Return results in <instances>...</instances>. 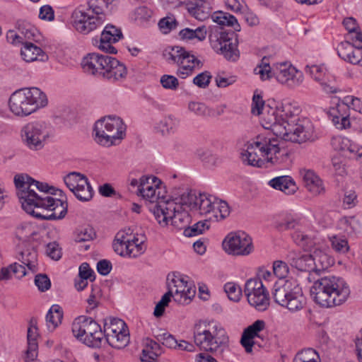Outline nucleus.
Masks as SVG:
<instances>
[{"instance_id":"f257e3e1","label":"nucleus","mask_w":362,"mask_h":362,"mask_svg":"<svg viewBox=\"0 0 362 362\" xmlns=\"http://www.w3.org/2000/svg\"><path fill=\"white\" fill-rule=\"evenodd\" d=\"M252 112L262 115L261 123L266 129L285 141L301 144L310 139L313 126L309 119L300 118V109L290 103L276 108L265 106L262 97L255 94L252 98Z\"/></svg>"},{"instance_id":"f03ea898","label":"nucleus","mask_w":362,"mask_h":362,"mask_svg":"<svg viewBox=\"0 0 362 362\" xmlns=\"http://www.w3.org/2000/svg\"><path fill=\"white\" fill-rule=\"evenodd\" d=\"M274 274L279 278L272 289V297L277 304L291 312L301 310L305 304V298L301 288L295 280H284L288 273V267L283 261H275L273 264Z\"/></svg>"},{"instance_id":"7ed1b4c3","label":"nucleus","mask_w":362,"mask_h":362,"mask_svg":"<svg viewBox=\"0 0 362 362\" xmlns=\"http://www.w3.org/2000/svg\"><path fill=\"white\" fill-rule=\"evenodd\" d=\"M278 137L258 135L246 144L247 148L241 153L243 162L258 168L262 167L265 162L272 165L281 163L283 156H287V153L280 148Z\"/></svg>"},{"instance_id":"20e7f679","label":"nucleus","mask_w":362,"mask_h":362,"mask_svg":"<svg viewBox=\"0 0 362 362\" xmlns=\"http://www.w3.org/2000/svg\"><path fill=\"white\" fill-rule=\"evenodd\" d=\"M310 291L314 301L324 308L340 305L350 295V288L346 282L342 278L334 276L317 279Z\"/></svg>"},{"instance_id":"39448f33","label":"nucleus","mask_w":362,"mask_h":362,"mask_svg":"<svg viewBox=\"0 0 362 362\" xmlns=\"http://www.w3.org/2000/svg\"><path fill=\"white\" fill-rule=\"evenodd\" d=\"M81 66L85 72L100 75L111 82L125 78L127 74L123 63L115 57L98 53H90L83 57Z\"/></svg>"},{"instance_id":"423d86ee","label":"nucleus","mask_w":362,"mask_h":362,"mask_svg":"<svg viewBox=\"0 0 362 362\" xmlns=\"http://www.w3.org/2000/svg\"><path fill=\"white\" fill-rule=\"evenodd\" d=\"M46 94L36 87L23 88L14 91L10 96V110L16 116L26 117L47 106Z\"/></svg>"},{"instance_id":"0eeeda50","label":"nucleus","mask_w":362,"mask_h":362,"mask_svg":"<svg viewBox=\"0 0 362 362\" xmlns=\"http://www.w3.org/2000/svg\"><path fill=\"white\" fill-rule=\"evenodd\" d=\"M193 334L195 344L207 352L221 353L228 344L226 330L216 324L199 322L194 325Z\"/></svg>"},{"instance_id":"6e6552de","label":"nucleus","mask_w":362,"mask_h":362,"mask_svg":"<svg viewBox=\"0 0 362 362\" xmlns=\"http://www.w3.org/2000/svg\"><path fill=\"white\" fill-rule=\"evenodd\" d=\"M126 125L115 115H108L98 120L94 126L95 141L104 146L119 144L125 136Z\"/></svg>"},{"instance_id":"1a4fd4ad","label":"nucleus","mask_w":362,"mask_h":362,"mask_svg":"<svg viewBox=\"0 0 362 362\" xmlns=\"http://www.w3.org/2000/svg\"><path fill=\"white\" fill-rule=\"evenodd\" d=\"M163 56L168 64L178 66L176 74L181 78L191 75L196 68L203 66L202 61L182 47H168L163 51Z\"/></svg>"},{"instance_id":"9d476101","label":"nucleus","mask_w":362,"mask_h":362,"mask_svg":"<svg viewBox=\"0 0 362 362\" xmlns=\"http://www.w3.org/2000/svg\"><path fill=\"white\" fill-rule=\"evenodd\" d=\"M154 216L160 226H166L170 221L172 226L177 230H185L191 221L188 212L182 209V206L175 200L161 202L154 211Z\"/></svg>"},{"instance_id":"9b49d317","label":"nucleus","mask_w":362,"mask_h":362,"mask_svg":"<svg viewBox=\"0 0 362 362\" xmlns=\"http://www.w3.org/2000/svg\"><path fill=\"white\" fill-rule=\"evenodd\" d=\"M72 325L74 336L90 347H100L104 334L100 325L91 317L81 316Z\"/></svg>"},{"instance_id":"f8f14e48","label":"nucleus","mask_w":362,"mask_h":362,"mask_svg":"<svg viewBox=\"0 0 362 362\" xmlns=\"http://www.w3.org/2000/svg\"><path fill=\"white\" fill-rule=\"evenodd\" d=\"M49 136V128L45 122H29L21 129L22 141L31 151L42 149Z\"/></svg>"},{"instance_id":"ddd939ff","label":"nucleus","mask_w":362,"mask_h":362,"mask_svg":"<svg viewBox=\"0 0 362 362\" xmlns=\"http://www.w3.org/2000/svg\"><path fill=\"white\" fill-rule=\"evenodd\" d=\"M136 194L150 203H156L155 206L151 209L153 214L156 208L161 202L171 201L166 199V191L161 186L160 180L156 177L142 176Z\"/></svg>"},{"instance_id":"4468645a","label":"nucleus","mask_w":362,"mask_h":362,"mask_svg":"<svg viewBox=\"0 0 362 362\" xmlns=\"http://www.w3.org/2000/svg\"><path fill=\"white\" fill-rule=\"evenodd\" d=\"M223 250L230 255H247L253 250L251 238L244 232L229 233L222 243Z\"/></svg>"},{"instance_id":"2eb2a0df","label":"nucleus","mask_w":362,"mask_h":362,"mask_svg":"<svg viewBox=\"0 0 362 362\" xmlns=\"http://www.w3.org/2000/svg\"><path fill=\"white\" fill-rule=\"evenodd\" d=\"M64 181L78 200L88 202L93 197V190L86 175L71 172L64 176Z\"/></svg>"},{"instance_id":"dca6fc26","label":"nucleus","mask_w":362,"mask_h":362,"mask_svg":"<svg viewBox=\"0 0 362 362\" xmlns=\"http://www.w3.org/2000/svg\"><path fill=\"white\" fill-rule=\"evenodd\" d=\"M211 45L213 49L228 61L235 62L239 59L240 52L238 49L237 40L233 42L226 32H221L219 35H209Z\"/></svg>"},{"instance_id":"f3484780","label":"nucleus","mask_w":362,"mask_h":362,"mask_svg":"<svg viewBox=\"0 0 362 362\" xmlns=\"http://www.w3.org/2000/svg\"><path fill=\"white\" fill-rule=\"evenodd\" d=\"M273 75L279 83L290 88L299 86L303 81V73L286 62L274 64Z\"/></svg>"},{"instance_id":"a211bd4d","label":"nucleus","mask_w":362,"mask_h":362,"mask_svg":"<svg viewBox=\"0 0 362 362\" xmlns=\"http://www.w3.org/2000/svg\"><path fill=\"white\" fill-rule=\"evenodd\" d=\"M72 24L75 29L82 33L88 34L104 22L103 16L90 15L80 8L74 11L71 15Z\"/></svg>"},{"instance_id":"6ab92c4d","label":"nucleus","mask_w":362,"mask_h":362,"mask_svg":"<svg viewBox=\"0 0 362 362\" xmlns=\"http://www.w3.org/2000/svg\"><path fill=\"white\" fill-rule=\"evenodd\" d=\"M16 194L21 206L40 197L33 187V178L27 174H18L14 177Z\"/></svg>"},{"instance_id":"aec40b11","label":"nucleus","mask_w":362,"mask_h":362,"mask_svg":"<svg viewBox=\"0 0 362 362\" xmlns=\"http://www.w3.org/2000/svg\"><path fill=\"white\" fill-rule=\"evenodd\" d=\"M16 194L21 206L40 197L33 187V178L27 174H18L14 177Z\"/></svg>"},{"instance_id":"412c9836","label":"nucleus","mask_w":362,"mask_h":362,"mask_svg":"<svg viewBox=\"0 0 362 362\" xmlns=\"http://www.w3.org/2000/svg\"><path fill=\"white\" fill-rule=\"evenodd\" d=\"M168 284H171L174 293V300L179 303H187L196 293L195 286L189 284L184 278L174 276L171 279L168 276Z\"/></svg>"},{"instance_id":"4be33fe9","label":"nucleus","mask_w":362,"mask_h":362,"mask_svg":"<svg viewBox=\"0 0 362 362\" xmlns=\"http://www.w3.org/2000/svg\"><path fill=\"white\" fill-rule=\"evenodd\" d=\"M123 37L121 29L116 26L108 24L101 33L99 41L96 40V45L98 48L109 54H116L117 49L112 44L118 42Z\"/></svg>"},{"instance_id":"5701e85b","label":"nucleus","mask_w":362,"mask_h":362,"mask_svg":"<svg viewBox=\"0 0 362 362\" xmlns=\"http://www.w3.org/2000/svg\"><path fill=\"white\" fill-rule=\"evenodd\" d=\"M350 106L345 102V98L339 100L335 107H331L329 114L337 129H343L350 126Z\"/></svg>"},{"instance_id":"b1692460","label":"nucleus","mask_w":362,"mask_h":362,"mask_svg":"<svg viewBox=\"0 0 362 362\" xmlns=\"http://www.w3.org/2000/svg\"><path fill=\"white\" fill-rule=\"evenodd\" d=\"M60 198H54L50 195H47V209H49L50 214L45 216L48 221H55L63 219L67 214L68 203L64 193L59 195Z\"/></svg>"},{"instance_id":"393cba45","label":"nucleus","mask_w":362,"mask_h":362,"mask_svg":"<svg viewBox=\"0 0 362 362\" xmlns=\"http://www.w3.org/2000/svg\"><path fill=\"white\" fill-rule=\"evenodd\" d=\"M286 259L291 267L299 271L310 272L314 269L315 262L310 254L292 250L288 252Z\"/></svg>"},{"instance_id":"a878e982","label":"nucleus","mask_w":362,"mask_h":362,"mask_svg":"<svg viewBox=\"0 0 362 362\" xmlns=\"http://www.w3.org/2000/svg\"><path fill=\"white\" fill-rule=\"evenodd\" d=\"M47 196H40L27 203L25 206H22L23 209L28 214L35 217L40 220H47L45 216L50 214L49 211L47 209Z\"/></svg>"},{"instance_id":"bb28decb","label":"nucleus","mask_w":362,"mask_h":362,"mask_svg":"<svg viewBox=\"0 0 362 362\" xmlns=\"http://www.w3.org/2000/svg\"><path fill=\"white\" fill-rule=\"evenodd\" d=\"M35 324L36 320L32 318L30 322V327L28 329V349L25 352V362L33 361L37 357L38 344L37 339L38 334Z\"/></svg>"},{"instance_id":"cd10ccee","label":"nucleus","mask_w":362,"mask_h":362,"mask_svg":"<svg viewBox=\"0 0 362 362\" xmlns=\"http://www.w3.org/2000/svg\"><path fill=\"white\" fill-rule=\"evenodd\" d=\"M146 237L144 233H136L132 238H128L127 257L130 258H136L144 254L146 250Z\"/></svg>"},{"instance_id":"c85d7f7f","label":"nucleus","mask_w":362,"mask_h":362,"mask_svg":"<svg viewBox=\"0 0 362 362\" xmlns=\"http://www.w3.org/2000/svg\"><path fill=\"white\" fill-rule=\"evenodd\" d=\"M188 12L199 21L207 19L211 13V4L205 0H194L187 4Z\"/></svg>"},{"instance_id":"c756f323","label":"nucleus","mask_w":362,"mask_h":362,"mask_svg":"<svg viewBox=\"0 0 362 362\" xmlns=\"http://www.w3.org/2000/svg\"><path fill=\"white\" fill-rule=\"evenodd\" d=\"M300 176L308 191L315 195L319 194L323 190L321 180L310 170H301Z\"/></svg>"},{"instance_id":"7c9ffc66","label":"nucleus","mask_w":362,"mask_h":362,"mask_svg":"<svg viewBox=\"0 0 362 362\" xmlns=\"http://www.w3.org/2000/svg\"><path fill=\"white\" fill-rule=\"evenodd\" d=\"M21 54L26 62H32L36 60L45 62L48 58L40 47L32 42L24 43L21 50Z\"/></svg>"},{"instance_id":"2f4dec72","label":"nucleus","mask_w":362,"mask_h":362,"mask_svg":"<svg viewBox=\"0 0 362 362\" xmlns=\"http://www.w3.org/2000/svg\"><path fill=\"white\" fill-rule=\"evenodd\" d=\"M127 326L125 322L119 318L109 317L105 320L103 334L105 340L114 334H119L123 331L127 330Z\"/></svg>"},{"instance_id":"473e14b6","label":"nucleus","mask_w":362,"mask_h":362,"mask_svg":"<svg viewBox=\"0 0 362 362\" xmlns=\"http://www.w3.org/2000/svg\"><path fill=\"white\" fill-rule=\"evenodd\" d=\"M216 199V197L206 193H199L195 211H198L202 215L215 211Z\"/></svg>"},{"instance_id":"72a5a7b5","label":"nucleus","mask_w":362,"mask_h":362,"mask_svg":"<svg viewBox=\"0 0 362 362\" xmlns=\"http://www.w3.org/2000/svg\"><path fill=\"white\" fill-rule=\"evenodd\" d=\"M269 184L276 189L281 190L286 194H293L296 191L295 182L289 176H280L272 179Z\"/></svg>"},{"instance_id":"f704fd0d","label":"nucleus","mask_w":362,"mask_h":362,"mask_svg":"<svg viewBox=\"0 0 362 362\" xmlns=\"http://www.w3.org/2000/svg\"><path fill=\"white\" fill-rule=\"evenodd\" d=\"M214 22L222 26H231L235 31H240V25L237 18L228 13L221 11H216L211 15Z\"/></svg>"},{"instance_id":"c9c22d12","label":"nucleus","mask_w":362,"mask_h":362,"mask_svg":"<svg viewBox=\"0 0 362 362\" xmlns=\"http://www.w3.org/2000/svg\"><path fill=\"white\" fill-rule=\"evenodd\" d=\"M144 344L145 348L142 350V361H147L146 358L154 361L158 356L161 354V349L160 344L148 338H146Z\"/></svg>"},{"instance_id":"e433bc0d","label":"nucleus","mask_w":362,"mask_h":362,"mask_svg":"<svg viewBox=\"0 0 362 362\" xmlns=\"http://www.w3.org/2000/svg\"><path fill=\"white\" fill-rule=\"evenodd\" d=\"M248 303L258 310H265L269 305V293L262 291L258 293H252L247 296Z\"/></svg>"},{"instance_id":"4c0bfd02","label":"nucleus","mask_w":362,"mask_h":362,"mask_svg":"<svg viewBox=\"0 0 362 362\" xmlns=\"http://www.w3.org/2000/svg\"><path fill=\"white\" fill-rule=\"evenodd\" d=\"M112 2V0H90L88 1V10H91L95 16H103L105 20Z\"/></svg>"},{"instance_id":"58836bf2","label":"nucleus","mask_w":362,"mask_h":362,"mask_svg":"<svg viewBox=\"0 0 362 362\" xmlns=\"http://www.w3.org/2000/svg\"><path fill=\"white\" fill-rule=\"evenodd\" d=\"M153 16V11L147 6H142L136 8L132 18L139 25L146 26L148 24Z\"/></svg>"},{"instance_id":"ea45409f","label":"nucleus","mask_w":362,"mask_h":362,"mask_svg":"<svg viewBox=\"0 0 362 362\" xmlns=\"http://www.w3.org/2000/svg\"><path fill=\"white\" fill-rule=\"evenodd\" d=\"M37 252L32 250H26L20 253L18 259L23 264L25 265L33 272H36L37 270Z\"/></svg>"},{"instance_id":"a19ab883","label":"nucleus","mask_w":362,"mask_h":362,"mask_svg":"<svg viewBox=\"0 0 362 362\" xmlns=\"http://www.w3.org/2000/svg\"><path fill=\"white\" fill-rule=\"evenodd\" d=\"M63 318V311L62 308L59 305H53L46 315V321L48 327H50V325L52 326V329H55L62 322Z\"/></svg>"},{"instance_id":"79ce46f5","label":"nucleus","mask_w":362,"mask_h":362,"mask_svg":"<svg viewBox=\"0 0 362 362\" xmlns=\"http://www.w3.org/2000/svg\"><path fill=\"white\" fill-rule=\"evenodd\" d=\"M197 200L198 194L197 192L193 190H189L183 192L180 195L179 202L177 203L182 206V209H184L183 206H186L192 211H195V209L197 206Z\"/></svg>"},{"instance_id":"37998d69","label":"nucleus","mask_w":362,"mask_h":362,"mask_svg":"<svg viewBox=\"0 0 362 362\" xmlns=\"http://www.w3.org/2000/svg\"><path fill=\"white\" fill-rule=\"evenodd\" d=\"M110 346L115 349H120L126 347L129 343V330L123 331L119 334H114L105 340Z\"/></svg>"},{"instance_id":"c03bdc74","label":"nucleus","mask_w":362,"mask_h":362,"mask_svg":"<svg viewBox=\"0 0 362 362\" xmlns=\"http://www.w3.org/2000/svg\"><path fill=\"white\" fill-rule=\"evenodd\" d=\"M312 255L315 262L313 269L315 272L325 270L330 267L333 262L332 258L321 251H315L314 254Z\"/></svg>"},{"instance_id":"a18cd8bd","label":"nucleus","mask_w":362,"mask_h":362,"mask_svg":"<svg viewBox=\"0 0 362 362\" xmlns=\"http://www.w3.org/2000/svg\"><path fill=\"white\" fill-rule=\"evenodd\" d=\"M320 362L319 354L313 349H305L296 356L293 362Z\"/></svg>"},{"instance_id":"49530a36","label":"nucleus","mask_w":362,"mask_h":362,"mask_svg":"<svg viewBox=\"0 0 362 362\" xmlns=\"http://www.w3.org/2000/svg\"><path fill=\"white\" fill-rule=\"evenodd\" d=\"M210 225L209 221L204 220L198 221L190 227H187L184 230V235L187 237L196 236L202 234L204 231L209 230Z\"/></svg>"},{"instance_id":"de8ad7c7","label":"nucleus","mask_w":362,"mask_h":362,"mask_svg":"<svg viewBox=\"0 0 362 362\" xmlns=\"http://www.w3.org/2000/svg\"><path fill=\"white\" fill-rule=\"evenodd\" d=\"M128 238L124 233H117L115 240L113 242L112 247L114 251L122 257H127V245Z\"/></svg>"},{"instance_id":"09e8293b","label":"nucleus","mask_w":362,"mask_h":362,"mask_svg":"<svg viewBox=\"0 0 362 362\" xmlns=\"http://www.w3.org/2000/svg\"><path fill=\"white\" fill-rule=\"evenodd\" d=\"M298 221L290 215H286L280 220L275 221V228L279 231L293 229L298 225Z\"/></svg>"},{"instance_id":"8fccbe9b","label":"nucleus","mask_w":362,"mask_h":362,"mask_svg":"<svg viewBox=\"0 0 362 362\" xmlns=\"http://www.w3.org/2000/svg\"><path fill=\"white\" fill-rule=\"evenodd\" d=\"M343 25L350 33H354L356 42H362V33L358 31L359 28L355 18L352 17L346 18L343 21Z\"/></svg>"},{"instance_id":"3c124183","label":"nucleus","mask_w":362,"mask_h":362,"mask_svg":"<svg viewBox=\"0 0 362 362\" xmlns=\"http://www.w3.org/2000/svg\"><path fill=\"white\" fill-rule=\"evenodd\" d=\"M95 236L93 228L86 226L76 230L74 240L77 243L87 242L92 240Z\"/></svg>"},{"instance_id":"603ef678","label":"nucleus","mask_w":362,"mask_h":362,"mask_svg":"<svg viewBox=\"0 0 362 362\" xmlns=\"http://www.w3.org/2000/svg\"><path fill=\"white\" fill-rule=\"evenodd\" d=\"M224 291L230 300L238 302L242 296L241 288L233 282H228L224 285Z\"/></svg>"},{"instance_id":"864d4df0","label":"nucleus","mask_w":362,"mask_h":362,"mask_svg":"<svg viewBox=\"0 0 362 362\" xmlns=\"http://www.w3.org/2000/svg\"><path fill=\"white\" fill-rule=\"evenodd\" d=\"M188 110L199 117L210 116V110L203 103L191 101L188 104Z\"/></svg>"},{"instance_id":"5fc2aeb1","label":"nucleus","mask_w":362,"mask_h":362,"mask_svg":"<svg viewBox=\"0 0 362 362\" xmlns=\"http://www.w3.org/2000/svg\"><path fill=\"white\" fill-rule=\"evenodd\" d=\"M356 48L350 42L345 41L341 42L337 47V54L340 58L348 62Z\"/></svg>"},{"instance_id":"6e6d98bb","label":"nucleus","mask_w":362,"mask_h":362,"mask_svg":"<svg viewBox=\"0 0 362 362\" xmlns=\"http://www.w3.org/2000/svg\"><path fill=\"white\" fill-rule=\"evenodd\" d=\"M33 187L34 189H38L41 192H44L45 194L42 197L48 195L47 194L52 195H62L63 191L59 189H55L54 187H49L47 183L40 182L33 179Z\"/></svg>"},{"instance_id":"4d7b16f0","label":"nucleus","mask_w":362,"mask_h":362,"mask_svg":"<svg viewBox=\"0 0 362 362\" xmlns=\"http://www.w3.org/2000/svg\"><path fill=\"white\" fill-rule=\"evenodd\" d=\"M331 245L333 250L339 253H345L349 250V245L347 240L338 236H333L330 238Z\"/></svg>"},{"instance_id":"13d9d810","label":"nucleus","mask_w":362,"mask_h":362,"mask_svg":"<svg viewBox=\"0 0 362 362\" xmlns=\"http://www.w3.org/2000/svg\"><path fill=\"white\" fill-rule=\"evenodd\" d=\"M156 338L158 342L162 343L163 345L170 349H176L177 347V341L172 334L168 332L158 334L156 335Z\"/></svg>"},{"instance_id":"bf43d9fd","label":"nucleus","mask_w":362,"mask_h":362,"mask_svg":"<svg viewBox=\"0 0 362 362\" xmlns=\"http://www.w3.org/2000/svg\"><path fill=\"white\" fill-rule=\"evenodd\" d=\"M160 83L163 88L172 90H176L179 86L178 79L175 76L169 74L163 75L160 77Z\"/></svg>"},{"instance_id":"052dcab7","label":"nucleus","mask_w":362,"mask_h":362,"mask_svg":"<svg viewBox=\"0 0 362 362\" xmlns=\"http://www.w3.org/2000/svg\"><path fill=\"white\" fill-rule=\"evenodd\" d=\"M332 171L336 176L344 177L347 173L344 159L340 157L332 158Z\"/></svg>"},{"instance_id":"680f3d73","label":"nucleus","mask_w":362,"mask_h":362,"mask_svg":"<svg viewBox=\"0 0 362 362\" xmlns=\"http://www.w3.org/2000/svg\"><path fill=\"white\" fill-rule=\"evenodd\" d=\"M177 21L175 18L167 16L160 19L158 22L160 30L165 34L170 33L177 26Z\"/></svg>"},{"instance_id":"e2e57ef3","label":"nucleus","mask_w":362,"mask_h":362,"mask_svg":"<svg viewBox=\"0 0 362 362\" xmlns=\"http://www.w3.org/2000/svg\"><path fill=\"white\" fill-rule=\"evenodd\" d=\"M305 71L317 81H320L325 73V67L317 65H308L305 66Z\"/></svg>"},{"instance_id":"0e129e2a","label":"nucleus","mask_w":362,"mask_h":362,"mask_svg":"<svg viewBox=\"0 0 362 362\" xmlns=\"http://www.w3.org/2000/svg\"><path fill=\"white\" fill-rule=\"evenodd\" d=\"M211 75L209 71H204L197 75L193 79V83L201 88H206L210 83Z\"/></svg>"},{"instance_id":"69168bd1","label":"nucleus","mask_w":362,"mask_h":362,"mask_svg":"<svg viewBox=\"0 0 362 362\" xmlns=\"http://www.w3.org/2000/svg\"><path fill=\"white\" fill-rule=\"evenodd\" d=\"M35 284L42 291H47L51 286V281L46 274H39L35 276Z\"/></svg>"},{"instance_id":"338daca9","label":"nucleus","mask_w":362,"mask_h":362,"mask_svg":"<svg viewBox=\"0 0 362 362\" xmlns=\"http://www.w3.org/2000/svg\"><path fill=\"white\" fill-rule=\"evenodd\" d=\"M292 238L294 242L299 246L305 247H309L310 244H312L313 241L310 237L304 234L300 231H296Z\"/></svg>"},{"instance_id":"774afa93","label":"nucleus","mask_w":362,"mask_h":362,"mask_svg":"<svg viewBox=\"0 0 362 362\" xmlns=\"http://www.w3.org/2000/svg\"><path fill=\"white\" fill-rule=\"evenodd\" d=\"M46 254L52 259H59L62 257V252L59 244L56 242L48 243L46 246Z\"/></svg>"}]
</instances>
